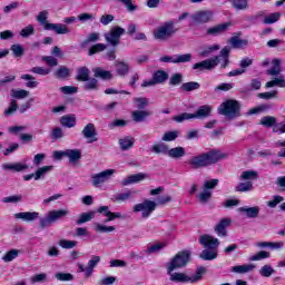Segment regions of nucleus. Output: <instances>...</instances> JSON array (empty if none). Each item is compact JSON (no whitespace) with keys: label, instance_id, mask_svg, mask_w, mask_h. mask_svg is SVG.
Masks as SVG:
<instances>
[{"label":"nucleus","instance_id":"obj_1","mask_svg":"<svg viewBox=\"0 0 285 285\" xmlns=\"http://www.w3.org/2000/svg\"><path fill=\"white\" fill-rule=\"evenodd\" d=\"M228 159V154L220 150H212L198 156H193L189 159V165L191 168H206V166H213L217 161Z\"/></svg>","mask_w":285,"mask_h":285},{"label":"nucleus","instance_id":"obj_2","mask_svg":"<svg viewBox=\"0 0 285 285\" xmlns=\"http://www.w3.org/2000/svg\"><path fill=\"white\" fill-rule=\"evenodd\" d=\"M167 275L169 277L170 282H174L175 284H195L204 277V274L206 273V268L198 267L195 274L184 273V272H177L179 268L174 267H166Z\"/></svg>","mask_w":285,"mask_h":285},{"label":"nucleus","instance_id":"obj_3","mask_svg":"<svg viewBox=\"0 0 285 285\" xmlns=\"http://www.w3.org/2000/svg\"><path fill=\"white\" fill-rule=\"evenodd\" d=\"M228 55H230V48L225 47L222 49L219 56L194 63L193 70H214L217 66L226 68L228 66Z\"/></svg>","mask_w":285,"mask_h":285},{"label":"nucleus","instance_id":"obj_4","mask_svg":"<svg viewBox=\"0 0 285 285\" xmlns=\"http://www.w3.org/2000/svg\"><path fill=\"white\" fill-rule=\"evenodd\" d=\"M199 244L205 248L199 255L200 259H204L205 262H213V259H217V248H219L218 238L210 235H203L199 237Z\"/></svg>","mask_w":285,"mask_h":285},{"label":"nucleus","instance_id":"obj_5","mask_svg":"<svg viewBox=\"0 0 285 285\" xmlns=\"http://www.w3.org/2000/svg\"><path fill=\"white\" fill-rule=\"evenodd\" d=\"M37 21L40 23V26H43L45 30H51L57 35H70V29L67 24L48 22V11H41L37 16Z\"/></svg>","mask_w":285,"mask_h":285},{"label":"nucleus","instance_id":"obj_6","mask_svg":"<svg viewBox=\"0 0 285 285\" xmlns=\"http://www.w3.org/2000/svg\"><path fill=\"white\" fill-rule=\"evenodd\" d=\"M70 215V210L63 209H51L47 213V215L40 219L39 224L41 228H48L52 224H57L63 217H68Z\"/></svg>","mask_w":285,"mask_h":285},{"label":"nucleus","instance_id":"obj_7","mask_svg":"<svg viewBox=\"0 0 285 285\" xmlns=\"http://www.w3.org/2000/svg\"><path fill=\"white\" fill-rule=\"evenodd\" d=\"M157 210V203L155 200L145 199L142 203L134 205L132 212L137 215L140 213L142 219H148L153 213Z\"/></svg>","mask_w":285,"mask_h":285},{"label":"nucleus","instance_id":"obj_8","mask_svg":"<svg viewBox=\"0 0 285 285\" xmlns=\"http://www.w3.org/2000/svg\"><path fill=\"white\" fill-rule=\"evenodd\" d=\"M218 112L228 119H235V117H239V102L236 100H226L218 107Z\"/></svg>","mask_w":285,"mask_h":285},{"label":"nucleus","instance_id":"obj_9","mask_svg":"<svg viewBox=\"0 0 285 285\" xmlns=\"http://www.w3.org/2000/svg\"><path fill=\"white\" fill-rule=\"evenodd\" d=\"M190 262V253L188 250L178 252L167 264L166 268H184Z\"/></svg>","mask_w":285,"mask_h":285},{"label":"nucleus","instance_id":"obj_10","mask_svg":"<svg viewBox=\"0 0 285 285\" xmlns=\"http://www.w3.org/2000/svg\"><path fill=\"white\" fill-rule=\"evenodd\" d=\"M115 169H105L91 176V184L95 188H99L104 186L107 181H110L112 177H115Z\"/></svg>","mask_w":285,"mask_h":285},{"label":"nucleus","instance_id":"obj_11","mask_svg":"<svg viewBox=\"0 0 285 285\" xmlns=\"http://www.w3.org/2000/svg\"><path fill=\"white\" fill-rule=\"evenodd\" d=\"M177 32L175 21L170 20L154 30V37H170Z\"/></svg>","mask_w":285,"mask_h":285},{"label":"nucleus","instance_id":"obj_12","mask_svg":"<svg viewBox=\"0 0 285 285\" xmlns=\"http://www.w3.org/2000/svg\"><path fill=\"white\" fill-rule=\"evenodd\" d=\"M191 23L199 26L202 23H208L213 19V11L199 10L190 16Z\"/></svg>","mask_w":285,"mask_h":285},{"label":"nucleus","instance_id":"obj_13","mask_svg":"<svg viewBox=\"0 0 285 285\" xmlns=\"http://www.w3.org/2000/svg\"><path fill=\"white\" fill-rule=\"evenodd\" d=\"M97 213L102 215V217H107L105 219V224H108V222H115V219H121L124 217V216H121V213H119V212H117V213L110 212V207H108V206H100L97 209Z\"/></svg>","mask_w":285,"mask_h":285},{"label":"nucleus","instance_id":"obj_14","mask_svg":"<svg viewBox=\"0 0 285 285\" xmlns=\"http://www.w3.org/2000/svg\"><path fill=\"white\" fill-rule=\"evenodd\" d=\"M82 136L85 137V139H87L88 144H95V141H98L97 129L95 128L94 124H88L82 129Z\"/></svg>","mask_w":285,"mask_h":285},{"label":"nucleus","instance_id":"obj_15","mask_svg":"<svg viewBox=\"0 0 285 285\" xmlns=\"http://www.w3.org/2000/svg\"><path fill=\"white\" fill-rule=\"evenodd\" d=\"M230 224H233V219L222 218L215 226L214 232L216 233V235H218V237H226V229L228 228V226H230Z\"/></svg>","mask_w":285,"mask_h":285},{"label":"nucleus","instance_id":"obj_16","mask_svg":"<svg viewBox=\"0 0 285 285\" xmlns=\"http://www.w3.org/2000/svg\"><path fill=\"white\" fill-rule=\"evenodd\" d=\"M146 179H148V174H144V173L132 174V175L127 176L122 180V186H130L132 184H139Z\"/></svg>","mask_w":285,"mask_h":285},{"label":"nucleus","instance_id":"obj_17","mask_svg":"<svg viewBox=\"0 0 285 285\" xmlns=\"http://www.w3.org/2000/svg\"><path fill=\"white\" fill-rule=\"evenodd\" d=\"M3 170H12V173H22L28 170V164L26 163H4L2 165Z\"/></svg>","mask_w":285,"mask_h":285},{"label":"nucleus","instance_id":"obj_18","mask_svg":"<svg viewBox=\"0 0 285 285\" xmlns=\"http://www.w3.org/2000/svg\"><path fill=\"white\" fill-rule=\"evenodd\" d=\"M210 112H213V107L210 105L200 106L194 114V119H206L210 117Z\"/></svg>","mask_w":285,"mask_h":285},{"label":"nucleus","instance_id":"obj_19","mask_svg":"<svg viewBox=\"0 0 285 285\" xmlns=\"http://www.w3.org/2000/svg\"><path fill=\"white\" fill-rule=\"evenodd\" d=\"M16 219H22V222H35L36 219H39V213L38 212H22L14 214Z\"/></svg>","mask_w":285,"mask_h":285},{"label":"nucleus","instance_id":"obj_20","mask_svg":"<svg viewBox=\"0 0 285 285\" xmlns=\"http://www.w3.org/2000/svg\"><path fill=\"white\" fill-rule=\"evenodd\" d=\"M229 26H232L230 22H225V23L216 24L214 27H210L207 30V35H213V36L224 35V32H226V30H228Z\"/></svg>","mask_w":285,"mask_h":285},{"label":"nucleus","instance_id":"obj_21","mask_svg":"<svg viewBox=\"0 0 285 285\" xmlns=\"http://www.w3.org/2000/svg\"><path fill=\"white\" fill-rule=\"evenodd\" d=\"M151 112L149 110H134L131 112V118L136 124H141L147 118H149Z\"/></svg>","mask_w":285,"mask_h":285},{"label":"nucleus","instance_id":"obj_22","mask_svg":"<svg viewBox=\"0 0 285 285\" xmlns=\"http://www.w3.org/2000/svg\"><path fill=\"white\" fill-rule=\"evenodd\" d=\"M284 69L282 68V60L274 59L272 60V67L267 70V75L271 77H277Z\"/></svg>","mask_w":285,"mask_h":285},{"label":"nucleus","instance_id":"obj_23","mask_svg":"<svg viewBox=\"0 0 285 285\" xmlns=\"http://www.w3.org/2000/svg\"><path fill=\"white\" fill-rule=\"evenodd\" d=\"M167 157L170 159H181V157H186V148L184 147H174L168 149Z\"/></svg>","mask_w":285,"mask_h":285},{"label":"nucleus","instance_id":"obj_24","mask_svg":"<svg viewBox=\"0 0 285 285\" xmlns=\"http://www.w3.org/2000/svg\"><path fill=\"white\" fill-rule=\"evenodd\" d=\"M115 70L118 77H126L130 72V66L125 61H116Z\"/></svg>","mask_w":285,"mask_h":285},{"label":"nucleus","instance_id":"obj_25","mask_svg":"<svg viewBox=\"0 0 285 285\" xmlns=\"http://www.w3.org/2000/svg\"><path fill=\"white\" fill-rule=\"evenodd\" d=\"M254 268H255V265H253V264H244V265L233 266L230 268V272L232 273H237L238 275H244L246 273L253 272Z\"/></svg>","mask_w":285,"mask_h":285},{"label":"nucleus","instance_id":"obj_26","mask_svg":"<svg viewBox=\"0 0 285 285\" xmlns=\"http://www.w3.org/2000/svg\"><path fill=\"white\" fill-rule=\"evenodd\" d=\"M150 150L155 155H168L169 147L166 142H155Z\"/></svg>","mask_w":285,"mask_h":285},{"label":"nucleus","instance_id":"obj_27","mask_svg":"<svg viewBox=\"0 0 285 285\" xmlns=\"http://www.w3.org/2000/svg\"><path fill=\"white\" fill-rule=\"evenodd\" d=\"M285 88V79L284 76L278 75L277 77L273 78L272 80L267 81L265 88Z\"/></svg>","mask_w":285,"mask_h":285},{"label":"nucleus","instance_id":"obj_28","mask_svg":"<svg viewBox=\"0 0 285 285\" xmlns=\"http://www.w3.org/2000/svg\"><path fill=\"white\" fill-rule=\"evenodd\" d=\"M66 157L69 159L71 164H77L79 159H81V150L80 149H66Z\"/></svg>","mask_w":285,"mask_h":285},{"label":"nucleus","instance_id":"obj_29","mask_svg":"<svg viewBox=\"0 0 285 285\" xmlns=\"http://www.w3.org/2000/svg\"><path fill=\"white\" fill-rule=\"evenodd\" d=\"M239 213H245L247 217L250 219H255V217H258L259 215V207L254 206V207H240L238 208Z\"/></svg>","mask_w":285,"mask_h":285},{"label":"nucleus","instance_id":"obj_30","mask_svg":"<svg viewBox=\"0 0 285 285\" xmlns=\"http://www.w3.org/2000/svg\"><path fill=\"white\" fill-rule=\"evenodd\" d=\"M60 124L65 126V128H75V126H77V117H75V115L63 116L60 119Z\"/></svg>","mask_w":285,"mask_h":285},{"label":"nucleus","instance_id":"obj_31","mask_svg":"<svg viewBox=\"0 0 285 285\" xmlns=\"http://www.w3.org/2000/svg\"><path fill=\"white\" fill-rule=\"evenodd\" d=\"M20 253L21 250L19 249H10L2 256V262H4V264H10V262H14V259L19 257Z\"/></svg>","mask_w":285,"mask_h":285},{"label":"nucleus","instance_id":"obj_32","mask_svg":"<svg viewBox=\"0 0 285 285\" xmlns=\"http://www.w3.org/2000/svg\"><path fill=\"white\" fill-rule=\"evenodd\" d=\"M134 145H135V138L130 136H125L119 139V146L121 150H130V148H132Z\"/></svg>","mask_w":285,"mask_h":285},{"label":"nucleus","instance_id":"obj_33","mask_svg":"<svg viewBox=\"0 0 285 285\" xmlns=\"http://www.w3.org/2000/svg\"><path fill=\"white\" fill-rule=\"evenodd\" d=\"M99 262H101V257L95 255L91 256V258L88 262V266H87V277H90V275H92V273H95V268L97 267V264H99Z\"/></svg>","mask_w":285,"mask_h":285},{"label":"nucleus","instance_id":"obj_34","mask_svg":"<svg viewBox=\"0 0 285 285\" xmlns=\"http://www.w3.org/2000/svg\"><path fill=\"white\" fill-rule=\"evenodd\" d=\"M94 75L98 79H112V72H110L101 67L95 68Z\"/></svg>","mask_w":285,"mask_h":285},{"label":"nucleus","instance_id":"obj_35","mask_svg":"<svg viewBox=\"0 0 285 285\" xmlns=\"http://www.w3.org/2000/svg\"><path fill=\"white\" fill-rule=\"evenodd\" d=\"M149 105H150V101L148 100V98H144V97L134 98V106L138 110H144V108H148Z\"/></svg>","mask_w":285,"mask_h":285},{"label":"nucleus","instance_id":"obj_36","mask_svg":"<svg viewBox=\"0 0 285 285\" xmlns=\"http://www.w3.org/2000/svg\"><path fill=\"white\" fill-rule=\"evenodd\" d=\"M281 17H282L281 12L269 13L268 16L264 17L263 23H265L266 26L277 23V21H279Z\"/></svg>","mask_w":285,"mask_h":285},{"label":"nucleus","instance_id":"obj_37","mask_svg":"<svg viewBox=\"0 0 285 285\" xmlns=\"http://www.w3.org/2000/svg\"><path fill=\"white\" fill-rule=\"evenodd\" d=\"M50 170H52V166L39 167L35 173V180L39 181V179H43Z\"/></svg>","mask_w":285,"mask_h":285},{"label":"nucleus","instance_id":"obj_38","mask_svg":"<svg viewBox=\"0 0 285 285\" xmlns=\"http://www.w3.org/2000/svg\"><path fill=\"white\" fill-rule=\"evenodd\" d=\"M219 50V45H212L207 47H203L199 51L200 57H210L213 52H217Z\"/></svg>","mask_w":285,"mask_h":285},{"label":"nucleus","instance_id":"obj_39","mask_svg":"<svg viewBox=\"0 0 285 285\" xmlns=\"http://www.w3.org/2000/svg\"><path fill=\"white\" fill-rule=\"evenodd\" d=\"M233 48H246L248 46V40L240 37H234L229 40Z\"/></svg>","mask_w":285,"mask_h":285},{"label":"nucleus","instance_id":"obj_40","mask_svg":"<svg viewBox=\"0 0 285 285\" xmlns=\"http://www.w3.org/2000/svg\"><path fill=\"white\" fill-rule=\"evenodd\" d=\"M94 228L96 233H115V226L104 225L101 223H95Z\"/></svg>","mask_w":285,"mask_h":285},{"label":"nucleus","instance_id":"obj_41","mask_svg":"<svg viewBox=\"0 0 285 285\" xmlns=\"http://www.w3.org/2000/svg\"><path fill=\"white\" fill-rule=\"evenodd\" d=\"M30 96V91L26 89H13L11 90L12 99H26Z\"/></svg>","mask_w":285,"mask_h":285},{"label":"nucleus","instance_id":"obj_42","mask_svg":"<svg viewBox=\"0 0 285 285\" xmlns=\"http://www.w3.org/2000/svg\"><path fill=\"white\" fill-rule=\"evenodd\" d=\"M95 217V212L89 213H82L78 216V219L76 220V224L81 225L86 224V222H91V219Z\"/></svg>","mask_w":285,"mask_h":285},{"label":"nucleus","instance_id":"obj_43","mask_svg":"<svg viewBox=\"0 0 285 285\" xmlns=\"http://www.w3.org/2000/svg\"><path fill=\"white\" fill-rule=\"evenodd\" d=\"M240 179L243 181H253L257 179V171L255 170H245L240 174Z\"/></svg>","mask_w":285,"mask_h":285},{"label":"nucleus","instance_id":"obj_44","mask_svg":"<svg viewBox=\"0 0 285 285\" xmlns=\"http://www.w3.org/2000/svg\"><path fill=\"white\" fill-rule=\"evenodd\" d=\"M165 247H166V244L164 243L151 244L147 247V253L148 255H155V253H159L160 250H164Z\"/></svg>","mask_w":285,"mask_h":285},{"label":"nucleus","instance_id":"obj_45","mask_svg":"<svg viewBox=\"0 0 285 285\" xmlns=\"http://www.w3.org/2000/svg\"><path fill=\"white\" fill-rule=\"evenodd\" d=\"M153 78H154V81L157 83H164V81H167L168 80V73L166 71H156L154 75H153Z\"/></svg>","mask_w":285,"mask_h":285},{"label":"nucleus","instance_id":"obj_46","mask_svg":"<svg viewBox=\"0 0 285 285\" xmlns=\"http://www.w3.org/2000/svg\"><path fill=\"white\" fill-rule=\"evenodd\" d=\"M212 197H213V191L208 189H203V191L197 195V198L199 199L200 204H207Z\"/></svg>","mask_w":285,"mask_h":285},{"label":"nucleus","instance_id":"obj_47","mask_svg":"<svg viewBox=\"0 0 285 285\" xmlns=\"http://www.w3.org/2000/svg\"><path fill=\"white\" fill-rule=\"evenodd\" d=\"M177 137H179L178 130L166 131L161 137V141H175Z\"/></svg>","mask_w":285,"mask_h":285},{"label":"nucleus","instance_id":"obj_48","mask_svg":"<svg viewBox=\"0 0 285 285\" xmlns=\"http://www.w3.org/2000/svg\"><path fill=\"white\" fill-rule=\"evenodd\" d=\"M132 195H135L134 190H127L125 193L116 195V202H128V199H132Z\"/></svg>","mask_w":285,"mask_h":285},{"label":"nucleus","instance_id":"obj_49","mask_svg":"<svg viewBox=\"0 0 285 285\" xmlns=\"http://www.w3.org/2000/svg\"><path fill=\"white\" fill-rule=\"evenodd\" d=\"M19 109V105H17V100L12 99L9 104V107L4 110L6 117H11Z\"/></svg>","mask_w":285,"mask_h":285},{"label":"nucleus","instance_id":"obj_50","mask_svg":"<svg viewBox=\"0 0 285 285\" xmlns=\"http://www.w3.org/2000/svg\"><path fill=\"white\" fill-rule=\"evenodd\" d=\"M276 121L275 117L266 116L261 119V126H264L265 128L275 127Z\"/></svg>","mask_w":285,"mask_h":285},{"label":"nucleus","instance_id":"obj_51","mask_svg":"<svg viewBox=\"0 0 285 285\" xmlns=\"http://www.w3.org/2000/svg\"><path fill=\"white\" fill-rule=\"evenodd\" d=\"M21 79H23V81H28L26 83L27 88H37V86H39V82L35 80V77L30 75H22Z\"/></svg>","mask_w":285,"mask_h":285},{"label":"nucleus","instance_id":"obj_52","mask_svg":"<svg viewBox=\"0 0 285 285\" xmlns=\"http://www.w3.org/2000/svg\"><path fill=\"white\" fill-rule=\"evenodd\" d=\"M236 190L238 193H249V190H253V183L249 180L246 183H240L236 186Z\"/></svg>","mask_w":285,"mask_h":285},{"label":"nucleus","instance_id":"obj_53","mask_svg":"<svg viewBox=\"0 0 285 285\" xmlns=\"http://www.w3.org/2000/svg\"><path fill=\"white\" fill-rule=\"evenodd\" d=\"M188 119H195V115L183 112L174 117V121H177V124H181L183 121H188Z\"/></svg>","mask_w":285,"mask_h":285},{"label":"nucleus","instance_id":"obj_54","mask_svg":"<svg viewBox=\"0 0 285 285\" xmlns=\"http://www.w3.org/2000/svg\"><path fill=\"white\" fill-rule=\"evenodd\" d=\"M268 257H271V253L266 252V250H261L257 254L250 256V262H259L262 259H268Z\"/></svg>","mask_w":285,"mask_h":285},{"label":"nucleus","instance_id":"obj_55","mask_svg":"<svg viewBox=\"0 0 285 285\" xmlns=\"http://www.w3.org/2000/svg\"><path fill=\"white\" fill-rule=\"evenodd\" d=\"M181 90L185 92H190L193 90H199V82L190 81L181 85Z\"/></svg>","mask_w":285,"mask_h":285},{"label":"nucleus","instance_id":"obj_56","mask_svg":"<svg viewBox=\"0 0 285 285\" xmlns=\"http://www.w3.org/2000/svg\"><path fill=\"white\" fill-rule=\"evenodd\" d=\"M58 245L60 246V248L71 249L77 246V240L60 239L58 242Z\"/></svg>","mask_w":285,"mask_h":285},{"label":"nucleus","instance_id":"obj_57","mask_svg":"<svg viewBox=\"0 0 285 285\" xmlns=\"http://www.w3.org/2000/svg\"><path fill=\"white\" fill-rule=\"evenodd\" d=\"M89 77H90V70H88V68L82 67L78 70L77 79L79 81H88Z\"/></svg>","mask_w":285,"mask_h":285},{"label":"nucleus","instance_id":"obj_58","mask_svg":"<svg viewBox=\"0 0 285 285\" xmlns=\"http://www.w3.org/2000/svg\"><path fill=\"white\" fill-rule=\"evenodd\" d=\"M232 4L236 10H246L248 0H232Z\"/></svg>","mask_w":285,"mask_h":285},{"label":"nucleus","instance_id":"obj_59","mask_svg":"<svg viewBox=\"0 0 285 285\" xmlns=\"http://www.w3.org/2000/svg\"><path fill=\"white\" fill-rule=\"evenodd\" d=\"M218 184L219 179L205 180L203 189L210 190V193H213L214 188L217 187Z\"/></svg>","mask_w":285,"mask_h":285},{"label":"nucleus","instance_id":"obj_60","mask_svg":"<svg viewBox=\"0 0 285 285\" xmlns=\"http://www.w3.org/2000/svg\"><path fill=\"white\" fill-rule=\"evenodd\" d=\"M275 273V269L271 265H265L259 269L262 277H271Z\"/></svg>","mask_w":285,"mask_h":285},{"label":"nucleus","instance_id":"obj_61","mask_svg":"<svg viewBox=\"0 0 285 285\" xmlns=\"http://www.w3.org/2000/svg\"><path fill=\"white\" fill-rule=\"evenodd\" d=\"M23 197L21 195L7 196L2 199L3 204H19Z\"/></svg>","mask_w":285,"mask_h":285},{"label":"nucleus","instance_id":"obj_62","mask_svg":"<svg viewBox=\"0 0 285 285\" xmlns=\"http://www.w3.org/2000/svg\"><path fill=\"white\" fill-rule=\"evenodd\" d=\"M193 55L185 53V55H176V63H188V61H191Z\"/></svg>","mask_w":285,"mask_h":285},{"label":"nucleus","instance_id":"obj_63","mask_svg":"<svg viewBox=\"0 0 285 285\" xmlns=\"http://www.w3.org/2000/svg\"><path fill=\"white\" fill-rule=\"evenodd\" d=\"M104 50H106V45L104 43L94 45L89 49V55H97V52H104Z\"/></svg>","mask_w":285,"mask_h":285},{"label":"nucleus","instance_id":"obj_64","mask_svg":"<svg viewBox=\"0 0 285 285\" xmlns=\"http://www.w3.org/2000/svg\"><path fill=\"white\" fill-rule=\"evenodd\" d=\"M282 202H284V197H282V196H274L273 199L267 202V206L269 208H275L278 204H282Z\"/></svg>","mask_w":285,"mask_h":285}]
</instances>
